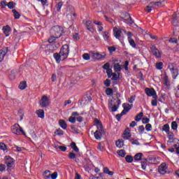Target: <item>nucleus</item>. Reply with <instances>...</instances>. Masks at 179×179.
I'll list each match as a JSON object with an SVG mask.
<instances>
[{
  "mask_svg": "<svg viewBox=\"0 0 179 179\" xmlns=\"http://www.w3.org/2000/svg\"><path fill=\"white\" fill-rule=\"evenodd\" d=\"M103 173L104 174H108V176H114V172L110 171L108 167H104L103 168Z\"/></svg>",
  "mask_w": 179,
  "mask_h": 179,
  "instance_id": "7c9ffc66",
  "label": "nucleus"
},
{
  "mask_svg": "<svg viewBox=\"0 0 179 179\" xmlns=\"http://www.w3.org/2000/svg\"><path fill=\"white\" fill-rule=\"evenodd\" d=\"M145 129L148 132H150V131H152V124L148 123L146 125H145Z\"/></svg>",
  "mask_w": 179,
  "mask_h": 179,
  "instance_id": "69168bd1",
  "label": "nucleus"
},
{
  "mask_svg": "<svg viewBox=\"0 0 179 179\" xmlns=\"http://www.w3.org/2000/svg\"><path fill=\"white\" fill-rule=\"evenodd\" d=\"M60 55H62V59L65 60L68 58L69 55V45L62 46L59 51Z\"/></svg>",
  "mask_w": 179,
  "mask_h": 179,
  "instance_id": "423d86ee",
  "label": "nucleus"
},
{
  "mask_svg": "<svg viewBox=\"0 0 179 179\" xmlns=\"http://www.w3.org/2000/svg\"><path fill=\"white\" fill-rule=\"evenodd\" d=\"M166 170H167V165L166 163H162L158 168L159 173L162 175H164L166 173H167Z\"/></svg>",
  "mask_w": 179,
  "mask_h": 179,
  "instance_id": "2eb2a0df",
  "label": "nucleus"
},
{
  "mask_svg": "<svg viewBox=\"0 0 179 179\" xmlns=\"http://www.w3.org/2000/svg\"><path fill=\"white\" fill-rule=\"evenodd\" d=\"M122 115H125L124 114V112H121L120 114H117L116 116H115L116 117V120L117 121H121V118L122 117Z\"/></svg>",
  "mask_w": 179,
  "mask_h": 179,
  "instance_id": "13d9d810",
  "label": "nucleus"
},
{
  "mask_svg": "<svg viewBox=\"0 0 179 179\" xmlns=\"http://www.w3.org/2000/svg\"><path fill=\"white\" fill-rule=\"evenodd\" d=\"M94 122L96 125L97 131H104V129H103V124L101 122H100V120L95 119Z\"/></svg>",
  "mask_w": 179,
  "mask_h": 179,
  "instance_id": "412c9836",
  "label": "nucleus"
},
{
  "mask_svg": "<svg viewBox=\"0 0 179 179\" xmlns=\"http://www.w3.org/2000/svg\"><path fill=\"white\" fill-rule=\"evenodd\" d=\"M122 136L123 139L128 140L129 138H131V133L128 132L127 130H124Z\"/></svg>",
  "mask_w": 179,
  "mask_h": 179,
  "instance_id": "c85d7f7f",
  "label": "nucleus"
},
{
  "mask_svg": "<svg viewBox=\"0 0 179 179\" xmlns=\"http://www.w3.org/2000/svg\"><path fill=\"white\" fill-rule=\"evenodd\" d=\"M40 106L42 108H46V107L50 106V99H48V96L45 95L42 96L40 101Z\"/></svg>",
  "mask_w": 179,
  "mask_h": 179,
  "instance_id": "0eeeda50",
  "label": "nucleus"
},
{
  "mask_svg": "<svg viewBox=\"0 0 179 179\" xmlns=\"http://www.w3.org/2000/svg\"><path fill=\"white\" fill-rule=\"evenodd\" d=\"M124 30L121 28H117V27H113V34L115 38H117L118 41H120V43H122L124 41V36H122V32H124Z\"/></svg>",
  "mask_w": 179,
  "mask_h": 179,
  "instance_id": "f03ea898",
  "label": "nucleus"
},
{
  "mask_svg": "<svg viewBox=\"0 0 179 179\" xmlns=\"http://www.w3.org/2000/svg\"><path fill=\"white\" fill-rule=\"evenodd\" d=\"M68 10H71V13H69L67 15L71 16V20H75L76 19V13H75V8L72 6H69Z\"/></svg>",
  "mask_w": 179,
  "mask_h": 179,
  "instance_id": "f3484780",
  "label": "nucleus"
},
{
  "mask_svg": "<svg viewBox=\"0 0 179 179\" xmlns=\"http://www.w3.org/2000/svg\"><path fill=\"white\" fill-rule=\"evenodd\" d=\"M142 117H143V112H141L140 113L137 114L134 118L136 122H139L141 120H142Z\"/></svg>",
  "mask_w": 179,
  "mask_h": 179,
  "instance_id": "f704fd0d",
  "label": "nucleus"
},
{
  "mask_svg": "<svg viewBox=\"0 0 179 179\" xmlns=\"http://www.w3.org/2000/svg\"><path fill=\"white\" fill-rule=\"evenodd\" d=\"M157 69H163V62H158L156 64Z\"/></svg>",
  "mask_w": 179,
  "mask_h": 179,
  "instance_id": "e2e57ef3",
  "label": "nucleus"
},
{
  "mask_svg": "<svg viewBox=\"0 0 179 179\" xmlns=\"http://www.w3.org/2000/svg\"><path fill=\"white\" fill-rule=\"evenodd\" d=\"M11 131L15 135H24V136H26V132L23 131V129L19 124H15Z\"/></svg>",
  "mask_w": 179,
  "mask_h": 179,
  "instance_id": "39448f33",
  "label": "nucleus"
},
{
  "mask_svg": "<svg viewBox=\"0 0 179 179\" xmlns=\"http://www.w3.org/2000/svg\"><path fill=\"white\" fill-rule=\"evenodd\" d=\"M168 68L171 71L173 79H176L178 76V69L177 68V64L176 63H171L169 64Z\"/></svg>",
  "mask_w": 179,
  "mask_h": 179,
  "instance_id": "7ed1b4c3",
  "label": "nucleus"
},
{
  "mask_svg": "<svg viewBox=\"0 0 179 179\" xmlns=\"http://www.w3.org/2000/svg\"><path fill=\"white\" fill-rule=\"evenodd\" d=\"M108 50L110 54L111 55V54H113V52H114V51H115L116 48L114 46H109V47H108Z\"/></svg>",
  "mask_w": 179,
  "mask_h": 179,
  "instance_id": "052dcab7",
  "label": "nucleus"
},
{
  "mask_svg": "<svg viewBox=\"0 0 179 179\" xmlns=\"http://www.w3.org/2000/svg\"><path fill=\"white\" fill-rule=\"evenodd\" d=\"M79 38H80V37L79 36V34L75 33L74 34H73V39L74 40V41H78Z\"/></svg>",
  "mask_w": 179,
  "mask_h": 179,
  "instance_id": "bf43d9fd",
  "label": "nucleus"
},
{
  "mask_svg": "<svg viewBox=\"0 0 179 179\" xmlns=\"http://www.w3.org/2000/svg\"><path fill=\"white\" fill-rule=\"evenodd\" d=\"M159 101H160V103H164V101H166V94L161 95L159 99Z\"/></svg>",
  "mask_w": 179,
  "mask_h": 179,
  "instance_id": "864d4df0",
  "label": "nucleus"
},
{
  "mask_svg": "<svg viewBox=\"0 0 179 179\" xmlns=\"http://www.w3.org/2000/svg\"><path fill=\"white\" fill-rule=\"evenodd\" d=\"M50 176L52 179H57V178L58 177V173L54 172L52 175L49 174V176H48L47 178H50Z\"/></svg>",
  "mask_w": 179,
  "mask_h": 179,
  "instance_id": "8fccbe9b",
  "label": "nucleus"
},
{
  "mask_svg": "<svg viewBox=\"0 0 179 179\" xmlns=\"http://www.w3.org/2000/svg\"><path fill=\"white\" fill-rule=\"evenodd\" d=\"M83 58L85 61H89V59H90V55L88 53H85L84 55H83Z\"/></svg>",
  "mask_w": 179,
  "mask_h": 179,
  "instance_id": "6e6d98bb",
  "label": "nucleus"
},
{
  "mask_svg": "<svg viewBox=\"0 0 179 179\" xmlns=\"http://www.w3.org/2000/svg\"><path fill=\"white\" fill-rule=\"evenodd\" d=\"M55 148H56V149H59L62 152H66V149H68L66 146L63 145H55Z\"/></svg>",
  "mask_w": 179,
  "mask_h": 179,
  "instance_id": "79ce46f5",
  "label": "nucleus"
},
{
  "mask_svg": "<svg viewBox=\"0 0 179 179\" xmlns=\"http://www.w3.org/2000/svg\"><path fill=\"white\" fill-rule=\"evenodd\" d=\"M69 159H76V154L73 153V152H70L69 154Z\"/></svg>",
  "mask_w": 179,
  "mask_h": 179,
  "instance_id": "0e129e2a",
  "label": "nucleus"
},
{
  "mask_svg": "<svg viewBox=\"0 0 179 179\" xmlns=\"http://www.w3.org/2000/svg\"><path fill=\"white\" fill-rule=\"evenodd\" d=\"M36 114H37L38 118H42V119L44 118V115H45L44 110L39 109L36 110Z\"/></svg>",
  "mask_w": 179,
  "mask_h": 179,
  "instance_id": "bb28decb",
  "label": "nucleus"
},
{
  "mask_svg": "<svg viewBox=\"0 0 179 179\" xmlns=\"http://www.w3.org/2000/svg\"><path fill=\"white\" fill-rule=\"evenodd\" d=\"M123 33H124V34H127V40H128L130 45H136V44H135V41H134V39H132V32L127 31V30H123Z\"/></svg>",
  "mask_w": 179,
  "mask_h": 179,
  "instance_id": "9b49d317",
  "label": "nucleus"
},
{
  "mask_svg": "<svg viewBox=\"0 0 179 179\" xmlns=\"http://www.w3.org/2000/svg\"><path fill=\"white\" fill-rule=\"evenodd\" d=\"M69 122H71V124H75V122H76V117L73 116H71L69 118Z\"/></svg>",
  "mask_w": 179,
  "mask_h": 179,
  "instance_id": "680f3d73",
  "label": "nucleus"
},
{
  "mask_svg": "<svg viewBox=\"0 0 179 179\" xmlns=\"http://www.w3.org/2000/svg\"><path fill=\"white\" fill-rule=\"evenodd\" d=\"M150 52L155 57V58H162V52L155 45L150 47Z\"/></svg>",
  "mask_w": 179,
  "mask_h": 179,
  "instance_id": "6e6552de",
  "label": "nucleus"
},
{
  "mask_svg": "<svg viewBox=\"0 0 179 179\" xmlns=\"http://www.w3.org/2000/svg\"><path fill=\"white\" fill-rule=\"evenodd\" d=\"M12 12L14 15L15 19H20V13H19V12H17V10H16L15 9H13L12 10Z\"/></svg>",
  "mask_w": 179,
  "mask_h": 179,
  "instance_id": "ea45409f",
  "label": "nucleus"
},
{
  "mask_svg": "<svg viewBox=\"0 0 179 179\" xmlns=\"http://www.w3.org/2000/svg\"><path fill=\"white\" fill-rule=\"evenodd\" d=\"M148 166V159H145L141 162V169L142 170H146V166Z\"/></svg>",
  "mask_w": 179,
  "mask_h": 179,
  "instance_id": "37998d69",
  "label": "nucleus"
},
{
  "mask_svg": "<svg viewBox=\"0 0 179 179\" xmlns=\"http://www.w3.org/2000/svg\"><path fill=\"white\" fill-rule=\"evenodd\" d=\"M167 135L169 138L168 142H169V143H173L174 142V133L169 131V133H167Z\"/></svg>",
  "mask_w": 179,
  "mask_h": 179,
  "instance_id": "393cba45",
  "label": "nucleus"
},
{
  "mask_svg": "<svg viewBox=\"0 0 179 179\" xmlns=\"http://www.w3.org/2000/svg\"><path fill=\"white\" fill-rule=\"evenodd\" d=\"M106 93L107 96H113L114 94V90L113 88H107L106 90Z\"/></svg>",
  "mask_w": 179,
  "mask_h": 179,
  "instance_id": "58836bf2",
  "label": "nucleus"
},
{
  "mask_svg": "<svg viewBox=\"0 0 179 179\" xmlns=\"http://www.w3.org/2000/svg\"><path fill=\"white\" fill-rule=\"evenodd\" d=\"M71 149L74 151L78 153V152H79V148H78V146L76 145V143L75 142H72L71 143Z\"/></svg>",
  "mask_w": 179,
  "mask_h": 179,
  "instance_id": "c9c22d12",
  "label": "nucleus"
},
{
  "mask_svg": "<svg viewBox=\"0 0 179 179\" xmlns=\"http://www.w3.org/2000/svg\"><path fill=\"white\" fill-rule=\"evenodd\" d=\"M6 164L8 169H10V167H13V164H15V159L10 157V156L5 157Z\"/></svg>",
  "mask_w": 179,
  "mask_h": 179,
  "instance_id": "9d476101",
  "label": "nucleus"
},
{
  "mask_svg": "<svg viewBox=\"0 0 179 179\" xmlns=\"http://www.w3.org/2000/svg\"><path fill=\"white\" fill-rule=\"evenodd\" d=\"M92 101V96L90 94H87L84 95L81 100V104L86 106V104H89Z\"/></svg>",
  "mask_w": 179,
  "mask_h": 179,
  "instance_id": "f8f14e48",
  "label": "nucleus"
},
{
  "mask_svg": "<svg viewBox=\"0 0 179 179\" xmlns=\"http://www.w3.org/2000/svg\"><path fill=\"white\" fill-rule=\"evenodd\" d=\"M124 20H127V22H130L131 24L133 23L132 17H131V15H129L128 13H125Z\"/></svg>",
  "mask_w": 179,
  "mask_h": 179,
  "instance_id": "e433bc0d",
  "label": "nucleus"
},
{
  "mask_svg": "<svg viewBox=\"0 0 179 179\" xmlns=\"http://www.w3.org/2000/svg\"><path fill=\"white\" fill-rule=\"evenodd\" d=\"M123 110L122 113H124V115H125L127 113H129V110L132 109V107H134L133 104H129L128 103H124L122 104Z\"/></svg>",
  "mask_w": 179,
  "mask_h": 179,
  "instance_id": "ddd939ff",
  "label": "nucleus"
},
{
  "mask_svg": "<svg viewBox=\"0 0 179 179\" xmlns=\"http://www.w3.org/2000/svg\"><path fill=\"white\" fill-rule=\"evenodd\" d=\"M163 83L166 87V89H170V80H169V76L166 75L164 77Z\"/></svg>",
  "mask_w": 179,
  "mask_h": 179,
  "instance_id": "4be33fe9",
  "label": "nucleus"
},
{
  "mask_svg": "<svg viewBox=\"0 0 179 179\" xmlns=\"http://www.w3.org/2000/svg\"><path fill=\"white\" fill-rule=\"evenodd\" d=\"M0 6L2 9L5 8V7L8 6L6 1H1L0 2Z\"/></svg>",
  "mask_w": 179,
  "mask_h": 179,
  "instance_id": "4d7b16f0",
  "label": "nucleus"
},
{
  "mask_svg": "<svg viewBox=\"0 0 179 179\" xmlns=\"http://www.w3.org/2000/svg\"><path fill=\"white\" fill-rule=\"evenodd\" d=\"M113 69H114L115 72H121V69H122V68L118 63L114 64Z\"/></svg>",
  "mask_w": 179,
  "mask_h": 179,
  "instance_id": "cd10ccee",
  "label": "nucleus"
},
{
  "mask_svg": "<svg viewBox=\"0 0 179 179\" xmlns=\"http://www.w3.org/2000/svg\"><path fill=\"white\" fill-rule=\"evenodd\" d=\"M150 121V119H149L148 117H143L142 118V122L143 124H149Z\"/></svg>",
  "mask_w": 179,
  "mask_h": 179,
  "instance_id": "338daca9",
  "label": "nucleus"
},
{
  "mask_svg": "<svg viewBox=\"0 0 179 179\" xmlns=\"http://www.w3.org/2000/svg\"><path fill=\"white\" fill-rule=\"evenodd\" d=\"M71 129L73 134H79V129H78L75 126H71Z\"/></svg>",
  "mask_w": 179,
  "mask_h": 179,
  "instance_id": "5fc2aeb1",
  "label": "nucleus"
},
{
  "mask_svg": "<svg viewBox=\"0 0 179 179\" xmlns=\"http://www.w3.org/2000/svg\"><path fill=\"white\" fill-rule=\"evenodd\" d=\"M117 155L120 156V157H125V155H127V152H125V150H120L117 151Z\"/></svg>",
  "mask_w": 179,
  "mask_h": 179,
  "instance_id": "a18cd8bd",
  "label": "nucleus"
},
{
  "mask_svg": "<svg viewBox=\"0 0 179 179\" xmlns=\"http://www.w3.org/2000/svg\"><path fill=\"white\" fill-rule=\"evenodd\" d=\"M145 92L148 97H152L153 99H157V94L155 89L145 88Z\"/></svg>",
  "mask_w": 179,
  "mask_h": 179,
  "instance_id": "1a4fd4ad",
  "label": "nucleus"
},
{
  "mask_svg": "<svg viewBox=\"0 0 179 179\" xmlns=\"http://www.w3.org/2000/svg\"><path fill=\"white\" fill-rule=\"evenodd\" d=\"M162 131H164L166 134H169L170 132V125L169 124H165L162 127Z\"/></svg>",
  "mask_w": 179,
  "mask_h": 179,
  "instance_id": "72a5a7b5",
  "label": "nucleus"
},
{
  "mask_svg": "<svg viewBox=\"0 0 179 179\" xmlns=\"http://www.w3.org/2000/svg\"><path fill=\"white\" fill-rule=\"evenodd\" d=\"M85 26L87 30H89V31H90L91 33H93L94 31V28L93 27V22L92 21L90 20L86 21Z\"/></svg>",
  "mask_w": 179,
  "mask_h": 179,
  "instance_id": "a211bd4d",
  "label": "nucleus"
},
{
  "mask_svg": "<svg viewBox=\"0 0 179 179\" xmlns=\"http://www.w3.org/2000/svg\"><path fill=\"white\" fill-rule=\"evenodd\" d=\"M106 73L108 75V79H110L111 76H113V69H110L109 67V69H106Z\"/></svg>",
  "mask_w": 179,
  "mask_h": 179,
  "instance_id": "49530a36",
  "label": "nucleus"
},
{
  "mask_svg": "<svg viewBox=\"0 0 179 179\" xmlns=\"http://www.w3.org/2000/svg\"><path fill=\"white\" fill-rule=\"evenodd\" d=\"M143 156V154L142 152H138L136 154L134 157V159L136 162H141L142 160V157Z\"/></svg>",
  "mask_w": 179,
  "mask_h": 179,
  "instance_id": "a878e982",
  "label": "nucleus"
},
{
  "mask_svg": "<svg viewBox=\"0 0 179 179\" xmlns=\"http://www.w3.org/2000/svg\"><path fill=\"white\" fill-rule=\"evenodd\" d=\"M18 87H19V89H20V90H24V89H26V87H27V83H26V81L21 82L20 83Z\"/></svg>",
  "mask_w": 179,
  "mask_h": 179,
  "instance_id": "2f4dec72",
  "label": "nucleus"
},
{
  "mask_svg": "<svg viewBox=\"0 0 179 179\" xmlns=\"http://www.w3.org/2000/svg\"><path fill=\"white\" fill-rule=\"evenodd\" d=\"M125 160L127 163H132L134 162V157L131 155H127L125 157Z\"/></svg>",
  "mask_w": 179,
  "mask_h": 179,
  "instance_id": "c03bdc74",
  "label": "nucleus"
},
{
  "mask_svg": "<svg viewBox=\"0 0 179 179\" xmlns=\"http://www.w3.org/2000/svg\"><path fill=\"white\" fill-rule=\"evenodd\" d=\"M115 145L117 148H119L120 149H121V148L124 146V140L122 139L117 140L115 143Z\"/></svg>",
  "mask_w": 179,
  "mask_h": 179,
  "instance_id": "c756f323",
  "label": "nucleus"
},
{
  "mask_svg": "<svg viewBox=\"0 0 179 179\" xmlns=\"http://www.w3.org/2000/svg\"><path fill=\"white\" fill-rule=\"evenodd\" d=\"M103 85L106 86V87H110L111 85V80L110 79H106L103 81Z\"/></svg>",
  "mask_w": 179,
  "mask_h": 179,
  "instance_id": "3c124183",
  "label": "nucleus"
},
{
  "mask_svg": "<svg viewBox=\"0 0 179 179\" xmlns=\"http://www.w3.org/2000/svg\"><path fill=\"white\" fill-rule=\"evenodd\" d=\"M64 33V28L62 27H59L58 25L54 26L50 29V34L56 37L57 38H59L62 34Z\"/></svg>",
  "mask_w": 179,
  "mask_h": 179,
  "instance_id": "f257e3e1",
  "label": "nucleus"
},
{
  "mask_svg": "<svg viewBox=\"0 0 179 179\" xmlns=\"http://www.w3.org/2000/svg\"><path fill=\"white\" fill-rule=\"evenodd\" d=\"M6 37H9L10 35V27L9 25L4 26L2 29Z\"/></svg>",
  "mask_w": 179,
  "mask_h": 179,
  "instance_id": "6ab92c4d",
  "label": "nucleus"
},
{
  "mask_svg": "<svg viewBox=\"0 0 179 179\" xmlns=\"http://www.w3.org/2000/svg\"><path fill=\"white\" fill-rule=\"evenodd\" d=\"M107 55L106 52H92L91 57L94 59V61H101V59H104Z\"/></svg>",
  "mask_w": 179,
  "mask_h": 179,
  "instance_id": "20e7f679",
  "label": "nucleus"
},
{
  "mask_svg": "<svg viewBox=\"0 0 179 179\" xmlns=\"http://www.w3.org/2000/svg\"><path fill=\"white\" fill-rule=\"evenodd\" d=\"M59 125L61 127V128H62V129H66V128H68V124L64 120H59Z\"/></svg>",
  "mask_w": 179,
  "mask_h": 179,
  "instance_id": "b1692460",
  "label": "nucleus"
},
{
  "mask_svg": "<svg viewBox=\"0 0 179 179\" xmlns=\"http://www.w3.org/2000/svg\"><path fill=\"white\" fill-rule=\"evenodd\" d=\"M53 57L55 58V59L57 64H59V62H61V61H64V60H62V55H61L60 52H59V53H57V52L55 53V54L53 55Z\"/></svg>",
  "mask_w": 179,
  "mask_h": 179,
  "instance_id": "aec40b11",
  "label": "nucleus"
},
{
  "mask_svg": "<svg viewBox=\"0 0 179 179\" xmlns=\"http://www.w3.org/2000/svg\"><path fill=\"white\" fill-rule=\"evenodd\" d=\"M171 128L173 131H176V129L178 128V124H177V122L173 121L171 122Z\"/></svg>",
  "mask_w": 179,
  "mask_h": 179,
  "instance_id": "4c0bfd02",
  "label": "nucleus"
},
{
  "mask_svg": "<svg viewBox=\"0 0 179 179\" xmlns=\"http://www.w3.org/2000/svg\"><path fill=\"white\" fill-rule=\"evenodd\" d=\"M55 135H57L58 136H62V135H64V131H62V129H61L60 128L56 129V131H55Z\"/></svg>",
  "mask_w": 179,
  "mask_h": 179,
  "instance_id": "a19ab883",
  "label": "nucleus"
},
{
  "mask_svg": "<svg viewBox=\"0 0 179 179\" xmlns=\"http://www.w3.org/2000/svg\"><path fill=\"white\" fill-rule=\"evenodd\" d=\"M68 68V66H61L57 70V75H62L64 71Z\"/></svg>",
  "mask_w": 179,
  "mask_h": 179,
  "instance_id": "473e14b6",
  "label": "nucleus"
},
{
  "mask_svg": "<svg viewBox=\"0 0 179 179\" xmlns=\"http://www.w3.org/2000/svg\"><path fill=\"white\" fill-rule=\"evenodd\" d=\"M8 48H3V49L0 50V62H2L3 61V59L5 58V55L8 54Z\"/></svg>",
  "mask_w": 179,
  "mask_h": 179,
  "instance_id": "dca6fc26",
  "label": "nucleus"
},
{
  "mask_svg": "<svg viewBox=\"0 0 179 179\" xmlns=\"http://www.w3.org/2000/svg\"><path fill=\"white\" fill-rule=\"evenodd\" d=\"M106 134V131L104 130H96L94 133V136L96 141H101V136Z\"/></svg>",
  "mask_w": 179,
  "mask_h": 179,
  "instance_id": "4468645a",
  "label": "nucleus"
},
{
  "mask_svg": "<svg viewBox=\"0 0 179 179\" xmlns=\"http://www.w3.org/2000/svg\"><path fill=\"white\" fill-rule=\"evenodd\" d=\"M113 103H108V108H109V111L110 113H115V111H117L118 110V106H117V105H114L113 106Z\"/></svg>",
  "mask_w": 179,
  "mask_h": 179,
  "instance_id": "5701e85b",
  "label": "nucleus"
},
{
  "mask_svg": "<svg viewBox=\"0 0 179 179\" xmlns=\"http://www.w3.org/2000/svg\"><path fill=\"white\" fill-rule=\"evenodd\" d=\"M57 37L54 36H51L49 39L48 40V43H50V44L54 43L55 41V40H57Z\"/></svg>",
  "mask_w": 179,
  "mask_h": 179,
  "instance_id": "603ef678",
  "label": "nucleus"
},
{
  "mask_svg": "<svg viewBox=\"0 0 179 179\" xmlns=\"http://www.w3.org/2000/svg\"><path fill=\"white\" fill-rule=\"evenodd\" d=\"M138 134L141 135L143 134V132H145V127L143 125L139 126L138 128Z\"/></svg>",
  "mask_w": 179,
  "mask_h": 179,
  "instance_id": "de8ad7c7",
  "label": "nucleus"
},
{
  "mask_svg": "<svg viewBox=\"0 0 179 179\" xmlns=\"http://www.w3.org/2000/svg\"><path fill=\"white\" fill-rule=\"evenodd\" d=\"M63 5H64V3L62 1L59 2L56 5V10H57V12H59L61 10V8H62Z\"/></svg>",
  "mask_w": 179,
  "mask_h": 179,
  "instance_id": "09e8293b",
  "label": "nucleus"
},
{
  "mask_svg": "<svg viewBox=\"0 0 179 179\" xmlns=\"http://www.w3.org/2000/svg\"><path fill=\"white\" fill-rule=\"evenodd\" d=\"M7 6H8V9H13V8H15V5L13 4V1L8 2V3L7 4Z\"/></svg>",
  "mask_w": 179,
  "mask_h": 179,
  "instance_id": "774afa93",
  "label": "nucleus"
}]
</instances>
